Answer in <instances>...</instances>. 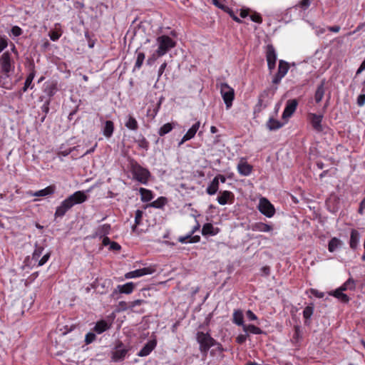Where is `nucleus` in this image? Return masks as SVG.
I'll return each mask as SVG.
<instances>
[{
	"label": "nucleus",
	"mask_w": 365,
	"mask_h": 365,
	"mask_svg": "<svg viewBox=\"0 0 365 365\" xmlns=\"http://www.w3.org/2000/svg\"><path fill=\"white\" fill-rule=\"evenodd\" d=\"M325 80H322L320 84L317 86L315 94H314V100L316 103H319L322 101L324 98L325 93Z\"/></svg>",
	"instance_id": "obj_21"
},
{
	"label": "nucleus",
	"mask_w": 365,
	"mask_h": 365,
	"mask_svg": "<svg viewBox=\"0 0 365 365\" xmlns=\"http://www.w3.org/2000/svg\"><path fill=\"white\" fill-rule=\"evenodd\" d=\"M88 196L84 191H76L63 200L56 209L55 217H61L75 205L81 204L86 201Z\"/></svg>",
	"instance_id": "obj_1"
},
{
	"label": "nucleus",
	"mask_w": 365,
	"mask_h": 365,
	"mask_svg": "<svg viewBox=\"0 0 365 365\" xmlns=\"http://www.w3.org/2000/svg\"><path fill=\"white\" fill-rule=\"evenodd\" d=\"M282 78H284V77L280 76L278 73H276V75L274 76V77L272 79V83L274 84H278L281 81Z\"/></svg>",
	"instance_id": "obj_59"
},
{
	"label": "nucleus",
	"mask_w": 365,
	"mask_h": 365,
	"mask_svg": "<svg viewBox=\"0 0 365 365\" xmlns=\"http://www.w3.org/2000/svg\"><path fill=\"white\" fill-rule=\"evenodd\" d=\"M135 284L133 282H128L123 285H118L113 290L112 296L114 297L118 293L129 294L133 292Z\"/></svg>",
	"instance_id": "obj_14"
},
{
	"label": "nucleus",
	"mask_w": 365,
	"mask_h": 365,
	"mask_svg": "<svg viewBox=\"0 0 365 365\" xmlns=\"http://www.w3.org/2000/svg\"><path fill=\"white\" fill-rule=\"evenodd\" d=\"M328 30L331 32L337 33L340 31V26H329Z\"/></svg>",
	"instance_id": "obj_63"
},
{
	"label": "nucleus",
	"mask_w": 365,
	"mask_h": 365,
	"mask_svg": "<svg viewBox=\"0 0 365 365\" xmlns=\"http://www.w3.org/2000/svg\"><path fill=\"white\" fill-rule=\"evenodd\" d=\"M269 103L270 98H269V92L267 91H264L259 97L257 103V106L259 107V110L266 108Z\"/></svg>",
	"instance_id": "obj_23"
},
{
	"label": "nucleus",
	"mask_w": 365,
	"mask_h": 365,
	"mask_svg": "<svg viewBox=\"0 0 365 365\" xmlns=\"http://www.w3.org/2000/svg\"><path fill=\"white\" fill-rule=\"evenodd\" d=\"M56 190L55 185H49L46 187L44 189L38 190L36 192H32L29 191L28 192V195L29 196H34V197H46L48 195H51L54 193Z\"/></svg>",
	"instance_id": "obj_15"
},
{
	"label": "nucleus",
	"mask_w": 365,
	"mask_h": 365,
	"mask_svg": "<svg viewBox=\"0 0 365 365\" xmlns=\"http://www.w3.org/2000/svg\"><path fill=\"white\" fill-rule=\"evenodd\" d=\"M143 215V212L142 210H136L135 214V225L132 227L133 232H135L137 226L141 223Z\"/></svg>",
	"instance_id": "obj_37"
},
{
	"label": "nucleus",
	"mask_w": 365,
	"mask_h": 365,
	"mask_svg": "<svg viewBox=\"0 0 365 365\" xmlns=\"http://www.w3.org/2000/svg\"><path fill=\"white\" fill-rule=\"evenodd\" d=\"M173 128V126L172 123H165L159 129L158 134L160 136L165 135V134L170 133Z\"/></svg>",
	"instance_id": "obj_38"
},
{
	"label": "nucleus",
	"mask_w": 365,
	"mask_h": 365,
	"mask_svg": "<svg viewBox=\"0 0 365 365\" xmlns=\"http://www.w3.org/2000/svg\"><path fill=\"white\" fill-rule=\"evenodd\" d=\"M232 322L237 325L243 327L245 324H244V314L241 309H235L232 314Z\"/></svg>",
	"instance_id": "obj_20"
},
{
	"label": "nucleus",
	"mask_w": 365,
	"mask_h": 365,
	"mask_svg": "<svg viewBox=\"0 0 365 365\" xmlns=\"http://www.w3.org/2000/svg\"><path fill=\"white\" fill-rule=\"evenodd\" d=\"M128 351V346H125L122 342H118L112 351V360L115 362L123 361L125 358Z\"/></svg>",
	"instance_id": "obj_6"
},
{
	"label": "nucleus",
	"mask_w": 365,
	"mask_h": 365,
	"mask_svg": "<svg viewBox=\"0 0 365 365\" xmlns=\"http://www.w3.org/2000/svg\"><path fill=\"white\" fill-rule=\"evenodd\" d=\"M359 240L360 235L358 231H356V230H352L351 232L349 241L350 247L353 250H355L359 245Z\"/></svg>",
	"instance_id": "obj_25"
},
{
	"label": "nucleus",
	"mask_w": 365,
	"mask_h": 365,
	"mask_svg": "<svg viewBox=\"0 0 365 365\" xmlns=\"http://www.w3.org/2000/svg\"><path fill=\"white\" fill-rule=\"evenodd\" d=\"M34 73H31L26 78V81H25V83H24V91H26L27 90L28 88H29V86H31V84L32 83V81L34 80Z\"/></svg>",
	"instance_id": "obj_43"
},
{
	"label": "nucleus",
	"mask_w": 365,
	"mask_h": 365,
	"mask_svg": "<svg viewBox=\"0 0 365 365\" xmlns=\"http://www.w3.org/2000/svg\"><path fill=\"white\" fill-rule=\"evenodd\" d=\"M110 225L109 224H104V225H100L96 229L95 233L93 234V237H105L106 235H108L110 232Z\"/></svg>",
	"instance_id": "obj_22"
},
{
	"label": "nucleus",
	"mask_w": 365,
	"mask_h": 365,
	"mask_svg": "<svg viewBox=\"0 0 365 365\" xmlns=\"http://www.w3.org/2000/svg\"><path fill=\"white\" fill-rule=\"evenodd\" d=\"M193 235L192 233H189L185 236H182L178 238V241L182 244L189 242L191 236Z\"/></svg>",
	"instance_id": "obj_50"
},
{
	"label": "nucleus",
	"mask_w": 365,
	"mask_h": 365,
	"mask_svg": "<svg viewBox=\"0 0 365 365\" xmlns=\"http://www.w3.org/2000/svg\"><path fill=\"white\" fill-rule=\"evenodd\" d=\"M219 189L218 177H215L210 184L207 187V193L210 195H215Z\"/></svg>",
	"instance_id": "obj_26"
},
{
	"label": "nucleus",
	"mask_w": 365,
	"mask_h": 365,
	"mask_svg": "<svg viewBox=\"0 0 365 365\" xmlns=\"http://www.w3.org/2000/svg\"><path fill=\"white\" fill-rule=\"evenodd\" d=\"M298 101L296 99L288 100L285 108L282 113V118L287 119L290 118L297 109Z\"/></svg>",
	"instance_id": "obj_10"
},
{
	"label": "nucleus",
	"mask_w": 365,
	"mask_h": 365,
	"mask_svg": "<svg viewBox=\"0 0 365 365\" xmlns=\"http://www.w3.org/2000/svg\"><path fill=\"white\" fill-rule=\"evenodd\" d=\"M282 125L283 124L281 123L279 120H277L272 118H269L267 123V126L270 130L279 129L282 127Z\"/></svg>",
	"instance_id": "obj_36"
},
{
	"label": "nucleus",
	"mask_w": 365,
	"mask_h": 365,
	"mask_svg": "<svg viewBox=\"0 0 365 365\" xmlns=\"http://www.w3.org/2000/svg\"><path fill=\"white\" fill-rule=\"evenodd\" d=\"M157 342L155 340L149 341L138 352V356H146L150 354V352L156 346Z\"/></svg>",
	"instance_id": "obj_19"
},
{
	"label": "nucleus",
	"mask_w": 365,
	"mask_h": 365,
	"mask_svg": "<svg viewBox=\"0 0 365 365\" xmlns=\"http://www.w3.org/2000/svg\"><path fill=\"white\" fill-rule=\"evenodd\" d=\"M11 32L13 36H19L22 34V30L20 27H19L17 26H14L12 27Z\"/></svg>",
	"instance_id": "obj_48"
},
{
	"label": "nucleus",
	"mask_w": 365,
	"mask_h": 365,
	"mask_svg": "<svg viewBox=\"0 0 365 365\" xmlns=\"http://www.w3.org/2000/svg\"><path fill=\"white\" fill-rule=\"evenodd\" d=\"M242 329L248 335L250 333L253 334H261L262 333V330L254 324H245Z\"/></svg>",
	"instance_id": "obj_28"
},
{
	"label": "nucleus",
	"mask_w": 365,
	"mask_h": 365,
	"mask_svg": "<svg viewBox=\"0 0 365 365\" xmlns=\"http://www.w3.org/2000/svg\"><path fill=\"white\" fill-rule=\"evenodd\" d=\"M234 200V195L230 191H223L220 192V195L217 197V202L220 205H224L227 203H232Z\"/></svg>",
	"instance_id": "obj_17"
},
{
	"label": "nucleus",
	"mask_w": 365,
	"mask_h": 365,
	"mask_svg": "<svg viewBox=\"0 0 365 365\" xmlns=\"http://www.w3.org/2000/svg\"><path fill=\"white\" fill-rule=\"evenodd\" d=\"M110 328L108 323L104 320L99 321L96 323L94 330L98 334H101Z\"/></svg>",
	"instance_id": "obj_31"
},
{
	"label": "nucleus",
	"mask_w": 365,
	"mask_h": 365,
	"mask_svg": "<svg viewBox=\"0 0 365 365\" xmlns=\"http://www.w3.org/2000/svg\"><path fill=\"white\" fill-rule=\"evenodd\" d=\"M220 93L225 103L227 109H229L235 98V91L226 83H222L220 86Z\"/></svg>",
	"instance_id": "obj_5"
},
{
	"label": "nucleus",
	"mask_w": 365,
	"mask_h": 365,
	"mask_svg": "<svg viewBox=\"0 0 365 365\" xmlns=\"http://www.w3.org/2000/svg\"><path fill=\"white\" fill-rule=\"evenodd\" d=\"M266 58L267 61L268 68L272 71L275 67L277 61V54L274 47L272 45L267 46Z\"/></svg>",
	"instance_id": "obj_9"
},
{
	"label": "nucleus",
	"mask_w": 365,
	"mask_h": 365,
	"mask_svg": "<svg viewBox=\"0 0 365 365\" xmlns=\"http://www.w3.org/2000/svg\"><path fill=\"white\" fill-rule=\"evenodd\" d=\"M50 256H51L50 252H47V253L44 254L43 255V257H41V259L38 260V265L42 266L44 264H46L47 262V261L48 260V259L50 258Z\"/></svg>",
	"instance_id": "obj_45"
},
{
	"label": "nucleus",
	"mask_w": 365,
	"mask_h": 365,
	"mask_svg": "<svg viewBox=\"0 0 365 365\" xmlns=\"http://www.w3.org/2000/svg\"><path fill=\"white\" fill-rule=\"evenodd\" d=\"M310 292L314 296H315L317 298H323L324 297V292H319L317 289H312Z\"/></svg>",
	"instance_id": "obj_55"
},
{
	"label": "nucleus",
	"mask_w": 365,
	"mask_h": 365,
	"mask_svg": "<svg viewBox=\"0 0 365 365\" xmlns=\"http://www.w3.org/2000/svg\"><path fill=\"white\" fill-rule=\"evenodd\" d=\"M167 66V63L165 62L163 63L159 68L158 70V77H160L164 72L165 68Z\"/></svg>",
	"instance_id": "obj_61"
},
{
	"label": "nucleus",
	"mask_w": 365,
	"mask_h": 365,
	"mask_svg": "<svg viewBox=\"0 0 365 365\" xmlns=\"http://www.w3.org/2000/svg\"><path fill=\"white\" fill-rule=\"evenodd\" d=\"M349 289H354L355 288V282L353 279L349 278L345 282Z\"/></svg>",
	"instance_id": "obj_56"
},
{
	"label": "nucleus",
	"mask_w": 365,
	"mask_h": 365,
	"mask_svg": "<svg viewBox=\"0 0 365 365\" xmlns=\"http://www.w3.org/2000/svg\"><path fill=\"white\" fill-rule=\"evenodd\" d=\"M357 104L361 107L365 104V94H360L357 98Z\"/></svg>",
	"instance_id": "obj_54"
},
{
	"label": "nucleus",
	"mask_w": 365,
	"mask_h": 365,
	"mask_svg": "<svg viewBox=\"0 0 365 365\" xmlns=\"http://www.w3.org/2000/svg\"><path fill=\"white\" fill-rule=\"evenodd\" d=\"M197 341L200 344V350L205 355L215 345V340L208 333L200 331L197 334Z\"/></svg>",
	"instance_id": "obj_4"
},
{
	"label": "nucleus",
	"mask_w": 365,
	"mask_h": 365,
	"mask_svg": "<svg viewBox=\"0 0 365 365\" xmlns=\"http://www.w3.org/2000/svg\"><path fill=\"white\" fill-rule=\"evenodd\" d=\"M143 303H144V301L142 300V299H137V300H135V301H133V302H130L128 304V308L130 309H133V308L136 306H140Z\"/></svg>",
	"instance_id": "obj_46"
},
{
	"label": "nucleus",
	"mask_w": 365,
	"mask_h": 365,
	"mask_svg": "<svg viewBox=\"0 0 365 365\" xmlns=\"http://www.w3.org/2000/svg\"><path fill=\"white\" fill-rule=\"evenodd\" d=\"M251 230L254 232H270L273 230L272 225L259 222L251 225Z\"/></svg>",
	"instance_id": "obj_18"
},
{
	"label": "nucleus",
	"mask_w": 365,
	"mask_h": 365,
	"mask_svg": "<svg viewBox=\"0 0 365 365\" xmlns=\"http://www.w3.org/2000/svg\"><path fill=\"white\" fill-rule=\"evenodd\" d=\"M62 31L61 30L56 29L55 30L51 31L48 34V36L51 41H56L58 40V38L61 36Z\"/></svg>",
	"instance_id": "obj_41"
},
{
	"label": "nucleus",
	"mask_w": 365,
	"mask_h": 365,
	"mask_svg": "<svg viewBox=\"0 0 365 365\" xmlns=\"http://www.w3.org/2000/svg\"><path fill=\"white\" fill-rule=\"evenodd\" d=\"M111 242L112 241H110V240L108 237H106V236L103 237V241H102L103 245L108 246Z\"/></svg>",
	"instance_id": "obj_62"
},
{
	"label": "nucleus",
	"mask_w": 365,
	"mask_h": 365,
	"mask_svg": "<svg viewBox=\"0 0 365 365\" xmlns=\"http://www.w3.org/2000/svg\"><path fill=\"white\" fill-rule=\"evenodd\" d=\"M237 171L242 176H248L252 170V166L245 159L241 158L237 165Z\"/></svg>",
	"instance_id": "obj_12"
},
{
	"label": "nucleus",
	"mask_w": 365,
	"mask_h": 365,
	"mask_svg": "<svg viewBox=\"0 0 365 365\" xmlns=\"http://www.w3.org/2000/svg\"><path fill=\"white\" fill-rule=\"evenodd\" d=\"M139 192L140 194V198L143 202H149L153 198V193L149 190L140 187L139 189Z\"/></svg>",
	"instance_id": "obj_30"
},
{
	"label": "nucleus",
	"mask_w": 365,
	"mask_h": 365,
	"mask_svg": "<svg viewBox=\"0 0 365 365\" xmlns=\"http://www.w3.org/2000/svg\"><path fill=\"white\" fill-rule=\"evenodd\" d=\"M258 209L262 214L267 217H272L275 213L274 206L265 197H262L259 200Z\"/></svg>",
	"instance_id": "obj_7"
},
{
	"label": "nucleus",
	"mask_w": 365,
	"mask_h": 365,
	"mask_svg": "<svg viewBox=\"0 0 365 365\" xmlns=\"http://www.w3.org/2000/svg\"><path fill=\"white\" fill-rule=\"evenodd\" d=\"M247 336H248V334L247 333H245L244 334H239L236 337L237 343H238L240 344H243L247 340Z\"/></svg>",
	"instance_id": "obj_47"
},
{
	"label": "nucleus",
	"mask_w": 365,
	"mask_h": 365,
	"mask_svg": "<svg viewBox=\"0 0 365 365\" xmlns=\"http://www.w3.org/2000/svg\"><path fill=\"white\" fill-rule=\"evenodd\" d=\"M155 46H157L156 50L148 59L149 63H150L151 61H155L158 58L165 55L170 49L175 47L176 42L170 36L162 35L156 38Z\"/></svg>",
	"instance_id": "obj_2"
},
{
	"label": "nucleus",
	"mask_w": 365,
	"mask_h": 365,
	"mask_svg": "<svg viewBox=\"0 0 365 365\" xmlns=\"http://www.w3.org/2000/svg\"><path fill=\"white\" fill-rule=\"evenodd\" d=\"M125 126L132 130H136L138 128V124L136 119L131 115H128L127 117Z\"/></svg>",
	"instance_id": "obj_32"
},
{
	"label": "nucleus",
	"mask_w": 365,
	"mask_h": 365,
	"mask_svg": "<svg viewBox=\"0 0 365 365\" xmlns=\"http://www.w3.org/2000/svg\"><path fill=\"white\" fill-rule=\"evenodd\" d=\"M330 295L335 297L344 303H347L349 301V297L346 294H344V292H341L338 289L331 292Z\"/></svg>",
	"instance_id": "obj_33"
},
{
	"label": "nucleus",
	"mask_w": 365,
	"mask_h": 365,
	"mask_svg": "<svg viewBox=\"0 0 365 365\" xmlns=\"http://www.w3.org/2000/svg\"><path fill=\"white\" fill-rule=\"evenodd\" d=\"M250 19L252 21L257 22V23H261L262 19L260 15L258 14H255L250 16Z\"/></svg>",
	"instance_id": "obj_57"
},
{
	"label": "nucleus",
	"mask_w": 365,
	"mask_h": 365,
	"mask_svg": "<svg viewBox=\"0 0 365 365\" xmlns=\"http://www.w3.org/2000/svg\"><path fill=\"white\" fill-rule=\"evenodd\" d=\"M114 125L111 120H106L103 129V133L106 138H110L113 133Z\"/></svg>",
	"instance_id": "obj_29"
},
{
	"label": "nucleus",
	"mask_w": 365,
	"mask_h": 365,
	"mask_svg": "<svg viewBox=\"0 0 365 365\" xmlns=\"http://www.w3.org/2000/svg\"><path fill=\"white\" fill-rule=\"evenodd\" d=\"M96 339V335L93 333H88L86 335L85 341L86 344L92 343Z\"/></svg>",
	"instance_id": "obj_49"
},
{
	"label": "nucleus",
	"mask_w": 365,
	"mask_h": 365,
	"mask_svg": "<svg viewBox=\"0 0 365 365\" xmlns=\"http://www.w3.org/2000/svg\"><path fill=\"white\" fill-rule=\"evenodd\" d=\"M136 53H137V58H136V61H135V68L139 69L142 66L143 63L144 61L145 54L143 52L138 51V50H137Z\"/></svg>",
	"instance_id": "obj_40"
},
{
	"label": "nucleus",
	"mask_w": 365,
	"mask_h": 365,
	"mask_svg": "<svg viewBox=\"0 0 365 365\" xmlns=\"http://www.w3.org/2000/svg\"><path fill=\"white\" fill-rule=\"evenodd\" d=\"M43 250V247L36 245L35 250L32 255V259L37 262L42 255Z\"/></svg>",
	"instance_id": "obj_39"
},
{
	"label": "nucleus",
	"mask_w": 365,
	"mask_h": 365,
	"mask_svg": "<svg viewBox=\"0 0 365 365\" xmlns=\"http://www.w3.org/2000/svg\"><path fill=\"white\" fill-rule=\"evenodd\" d=\"M308 116L313 128L317 131H322V115H317L315 113H309Z\"/></svg>",
	"instance_id": "obj_16"
},
{
	"label": "nucleus",
	"mask_w": 365,
	"mask_h": 365,
	"mask_svg": "<svg viewBox=\"0 0 365 365\" xmlns=\"http://www.w3.org/2000/svg\"><path fill=\"white\" fill-rule=\"evenodd\" d=\"M289 65L287 62L280 60L279 63L278 71L277 73L284 77L289 70Z\"/></svg>",
	"instance_id": "obj_35"
},
{
	"label": "nucleus",
	"mask_w": 365,
	"mask_h": 365,
	"mask_svg": "<svg viewBox=\"0 0 365 365\" xmlns=\"http://www.w3.org/2000/svg\"><path fill=\"white\" fill-rule=\"evenodd\" d=\"M343 245V242L341 240L336 237H333L331 239V240L329 242L328 245V250L330 252H334L336 249L341 247Z\"/></svg>",
	"instance_id": "obj_27"
},
{
	"label": "nucleus",
	"mask_w": 365,
	"mask_h": 365,
	"mask_svg": "<svg viewBox=\"0 0 365 365\" xmlns=\"http://www.w3.org/2000/svg\"><path fill=\"white\" fill-rule=\"evenodd\" d=\"M57 91L56 82H47L44 85V93L49 97L53 96Z\"/></svg>",
	"instance_id": "obj_24"
},
{
	"label": "nucleus",
	"mask_w": 365,
	"mask_h": 365,
	"mask_svg": "<svg viewBox=\"0 0 365 365\" xmlns=\"http://www.w3.org/2000/svg\"><path fill=\"white\" fill-rule=\"evenodd\" d=\"M138 144L139 147H140L145 150H147L148 148V142L145 138H143V139L138 140Z\"/></svg>",
	"instance_id": "obj_53"
},
{
	"label": "nucleus",
	"mask_w": 365,
	"mask_h": 365,
	"mask_svg": "<svg viewBox=\"0 0 365 365\" xmlns=\"http://www.w3.org/2000/svg\"><path fill=\"white\" fill-rule=\"evenodd\" d=\"M314 312V307L312 306H307L303 311V317L305 319H309Z\"/></svg>",
	"instance_id": "obj_42"
},
{
	"label": "nucleus",
	"mask_w": 365,
	"mask_h": 365,
	"mask_svg": "<svg viewBox=\"0 0 365 365\" xmlns=\"http://www.w3.org/2000/svg\"><path fill=\"white\" fill-rule=\"evenodd\" d=\"M1 71L6 76L14 71V62L11 61V55L9 52H5L1 57Z\"/></svg>",
	"instance_id": "obj_8"
},
{
	"label": "nucleus",
	"mask_w": 365,
	"mask_h": 365,
	"mask_svg": "<svg viewBox=\"0 0 365 365\" xmlns=\"http://www.w3.org/2000/svg\"><path fill=\"white\" fill-rule=\"evenodd\" d=\"M154 272L153 269L150 267H145L143 269H135L125 274L126 279L137 278L144 275L150 274Z\"/></svg>",
	"instance_id": "obj_11"
},
{
	"label": "nucleus",
	"mask_w": 365,
	"mask_h": 365,
	"mask_svg": "<svg viewBox=\"0 0 365 365\" xmlns=\"http://www.w3.org/2000/svg\"><path fill=\"white\" fill-rule=\"evenodd\" d=\"M130 165L134 178L143 184H146L150 176L148 170L140 166L137 162H131Z\"/></svg>",
	"instance_id": "obj_3"
},
{
	"label": "nucleus",
	"mask_w": 365,
	"mask_h": 365,
	"mask_svg": "<svg viewBox=\"0 0 365 365\" xmlns=\"http://www.w3.org/2000/svg\"><path fill=\"white\" fill-rule=\"evenodd\" d=\"M217 233V232L215 230V228L211 223H206L203 225L202 229V235H215Z\"/></svg>",
	"instance_id": "obj_34"
},
{
	"label": "nucleus",
	"mask_w": 365,
	"mask_h": 365,
	"mask_svg": "<svg viewBox=\"0 0 365 365\" xmlns=\"http://www.w3.org/2000/svg\"><path fill=\"white\" fill-rule=\"evenodd\" d=\"M200 126V121H197L194 125H192V126L187 130V132L184 135L181 140L179 142L178 146H181L185 142L194 138L197 131L199 130Z\"/></svg>",
	"instance_id": "obj_13"
},
{
	"label": "nucleus",
	"mask_w": 365,
	"mask_h": 365,
	"mask_svg": "<svg viewBox=\"0 0 365 365\" xmlns=\"http://www.w3.org/2000/svg\"><path fill=\"white\" fill-rule=\"evenodd\" d=\"M8 46L6 37L0 36V53L2 52Z\"/></svg>",
	"instance_id": "obj_44"
},
{
	"label": "nucleus",
	"mask_w": 365,
	"mask_h": 365,
	"mask_svg": "<svg viewBox=\"0 0 365 365\" xmlns=\"http://www.w3.org/2000/svg\"><path fill=\"white\" fill-rule=\"evenodd\" d=\"M121 248L120 245L115 242H111L109 245V250L113 251H118Z\"/></svg>",
	"instance_id": "obj_51"
},
{
	"label": "nucleus",
	"mask_w": 365,
	"mask_h": 365,
	"mask_svg": "<svg viewBox=\"0 0 365 365\" xmlns=\"http://www.w3.org/2000/svg\"><path fill=\"white\" fill-rule=\"evenodd\" d=\"M246 315H247V319L250 321L257 320V317L251 310H247L246 312Z\"/></svg>",
	"instance_id": "obj_52"
},
{
	"label": "nucleus",
	"mask_w": 365,
	"mask_h": 365,
	"mask_svg": "<svg viewBox=\"0 0 365 365\" xmlns=\"http://www.w3.org/2000/svg\"><path fill=\"white\" fill-rule=\"evenodd\" d=\"M311 4V0H302L299 3V5L303 9H307L309 6Z\"/></svg>",
	"instance_id": "obj_58"
},
{
	"label": "nucleus",
	"mask_w": 365,
	"mask_h": 365,
	"mask_svg": "<svg viewBox=\"0 0 365 365\" xmlns=\"http://www.w3.org/2000/svg\"><path fill=\"white\" fill-rule=\"evenodd\" d=\"M200 237L199 235H195V236L192 235L190 237V240H189V242L195 243V242H200Z\"/></svg>",
	"instance_id": "obj_60"
},
{
	"label": "nucleus",
	"mask_w": 365,
	"mask_h": 365,
	"mask_svg": "<svg viewBox=\"0 0 365 365\" xmlns=\"http://www.w3.org/2000/svg\"><path fill=\"white\" fill-rule=\"evenodd\" d=\"M364 70H365V59L364 60V61L361 63V66L358 68L356 73L359 74Z\"/></svg>",
	"instance_id": "obj_64"
}]
</instances>
